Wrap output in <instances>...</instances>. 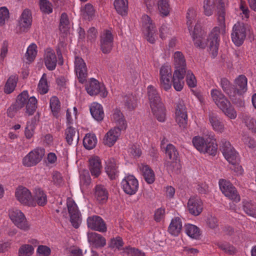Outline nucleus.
Listing matches in <instances>:
<instances>
[{"label": "nucleus", "instance_id": "obj_1", "mask_svg": "<svg viewBox=\"0 0 256 256\" xmlns=\"http://www.w3.org/2000/svg\"><path fill=\"white\" fill-rule=\"evenodd\" d=\"M216 2L220 6L217 18L218 26H215L212 30L208 38V42L210 43V50L213 58L216 57L218 52L220 34L224 32L226 30L224 2L223 0H216Z\"/></svg>", "mask_w": 256, "mask_h": 256}, {"label": "nucleus", "instance_id": "obj_2", "mask_svg": "<svg viewBox=\"0 0 256 256\" xmlns=\"http://www.w3.org/2000/svg\"><path fill=\"white\" fill-rule=\"evenodd\" d=\"M196 9L194 8H189L186 16V24L195 46L204 48L206 47V44L205 41L204 32H202L200 25L198 24H196L192 30L193 24L196 22Z\"/></svg>", "mask_w": 256, "mask_h": 256}, {"label": "nucleus", "instance_id": "obj_3", "mask_svg": "<svg viewBox=\"0 0 256 256\" xmlns=\"http://www.w3.org/2000/svg\"><path fill=\"white\" fill-rule=\"evenodd\" d=\"M37 100L34 96L29 98L27 91H24L18 96L16 105H12L7 110L8 116L13 118L18 110L25 107L26 113L28 116L34 114L36 110Z\"/></svg>", "mask_w": 256, "mask_h": 256}, {"label": "nucleus", "instance_id": "obj_4", "mask_svg": "<svg viewBox=\"0 0 256 256\" xmlns=\"http://www.w3.org/2000/svg\"><path fill=\"white\" fill-rule=\"evenodd\" d=\"M148 95L154 114L159 122H164L166 118L165 108L156 90L151 85L148 87Z\"/></svg>", "mask_w": 256, "mask_h": 256}, {"label": "nucleus", "instance_id": "obj_5", "mask_svg": "<svg viewBox=\"0 0 256 256\" xmlns=\"http://www.w3.org/2000/svg\"><path fill=\"white\" fill-rule=\"evenodd\" d=\"M210 94L216 104L227 116L231 119L236 118V111L220 90L212 89L210 92Z\"/></svg>", "mask_w": 256, "mask_h": 256}, {"label": "nucleus", "instance_id": "obj_6", "mask_svg": "<svg viewBox=\"0 0 256 256\" xmlns=\"http://www.w3.org/2000/svg\"><path fill=\"white\" fill-rule=\"evenodd\" d=\"M252 34L251 27L242 22H237L232 28L231 34L232 40L236 46H241L246 38V35Z\"/></svg>", "mask_w": 256, "mask_h": 256}, {"label": "nucleus", "instance_id": "obj_7", "mask_svg": "<svg viewBox=\"0 0 256 256\" xmlns=\"http://www.w3.org/2000/svg\"><path fill=\"white\" fill-rule=\"evenodd\" d=\"M141 24L146 40L151 44L154 43L157 38V31L154 22L150 16L144 14L141 18Z\"/></svg>", "mask_w": 256, "mask_h": 256}, {"label": "nucleus", "instance_id": "obj_8", "mask_svg": "<svg viewBox=\"0 0 256 256\" xmlns=\"http://www.w3.org/2000/svg\"><path fill=\"white\" fill-rule=\"evenodd\" d=\"M192 144L200 152L214 155L216 152V145L214 142H208L201 136H196L192 138Z\"/></svg>", "mask_w": 256, "mask_h": 256}, {"label": "nucleus", "instance_id": "obj_9", "mask_svg": "<svg viewBox=\"0 0 256 256\" xmlns=\"http://www.w3.org/2000/svg\"><path fill=\"white\" fill-rule=\"evenodd\" d=\"M10 219L18 228L26 231L30 228L29 224L24 213L20 210L12 208L9 210Z\"/></svg>", "mask_w": 256, "mask_h": 256}, {"label": "nucleus", "instance_id": "obj_10", "mask_svg": "<svg viewBox=\"0 0 256 256\" xmlns=\"http://www.w3.org/2000/svg\"><path fill=\"white\" fill-rule=\"evenodd\" d=\"M222 152L227 161L230 164H236L240 162V156L229 142L225 140L221 142Z\"/></svg>", "mask_w": 256, "mask_h": 256}, {"label": "nucleus", "instance_id": "obj_11", "mask_svg": "<svg viewBox=\"0 0 256 256\" xmlns=\"http://www.w3.org/2000/svg\"><path fill=\"white\" fill-rule=\"evenodd\" d=\"M15 196L16 200L23 205L33 207L36 206V201L34 199L31 192L25 187L18 186L16 189Z\"/></svg>", "mask_w": 256, "mask_h": 256}, {"label": "nucleus", "instance_id": "obj_12", "mask_svg": "<svg viewBox=\"0 0 256 256\" xmlns=\"http://www.w3.org/2000/svg\"><path fill=\"white\" fill-rule=\"evenodd\" d=\"M218 184L220 190L226 197L236 202H240V196L236 188L229 181L220 179Z\"/></svg>", "mask_w": 256, "mask_h": 256}, {"label": "nucleus", "instance_id": "obj_13", "mask_svg": "<svg viewBox=\"0 0 256 256\" xmlns=\"http://www.w3.org/2000/svg\"><path fill=\"white\" fill-rule=\"evenodd\" d=\"M44 153L45 150L42 148H36L30 152L23 158V165L27 167L36 166L42 160Z\"/></svg>", "mask_w": 256, "mask_h": 256}, {"label": "nucleus", "instance_id": "obj_14", "mask_svg": "<svg viewBox=\"0 0 256 256\" xmlns=\"http://www.w3.org/2000/svg\"><path fill=\"white\" fill-rule=\"evenodd\" d=\"M100 46L102 52L109 54L114 46V35L108 30H104L100 34Z\"/></svg>", "mask_w": 256, "mask_h": 256}, {"label": "nucleus", "instance_id": "obj_15", "mask_svg": "<svg viewBox=\"0 0 256 256\" xmlns=\"http://www.w3.org/2000/svg\"><path fill=\"white\" fill-rule=\"evenodd\" d=\"M66 204L70 216V222L72 226L77 228L82 222L80 213L78 210L76 204L70 198H67Z\"/></svg>", "mask_w": 256, "mask_h": 256}, {"label": "nucleus", "instance_id": "obj_16", "mask_svg": "<svg viewBox=\"0 0 256 256\" xmlns=\"http://www.w3.org/2000/svg\"><path fill=\"white\" fill-rule=\"evenodd\" d=\"M172 68L170 64H165L160 68V86L165 90H168L172 86Z\"/></svg>", "mask_w": 256, "mask_h": 256}, {"label": "nucleus", "instance_id": "obj_17", "mask_svg": "<svg viewBox=\"0 0 256 256\" xmlns=\"http://www.w3.org/2000/svg\"><path fill=\"white\" fill-rule=\"evenodd\" d=\"M121 184L124 192L129 195L135 194L139 186L138 180L133 175L126 176L122 180Z\"/></svg>", "mask_w": 256, "mask_h": 256}, {"label": "nucleus", "instance_id": "obj_18", "mask_svg": "<svg viewBox=\"0 0 256 256\" xmlns=\"http://www.w3.org/2000/svg\"><path fill=\"white\" fill-rule=\"evenodd\" d=\"M86 90L90 96L96 95L100 94L103 98L107 96L108 92L103 85H100L95 78H92L86 86Z\"/></svg>", "mask_w": 256, "mask_h": 256}, {"label": "nucleus", "instance_id": "obj_19", "mask_svg": "<svg viewBox=\"0 0 256 256\" xmlns=\"http://www.w3.org/2000/svg\"><path fill=\"white\" fill-rule=\"evenodd\" d=\"M74 71L79 82L84 83L88 76V70L84 60L78 56L75 58Z\"/></svg>", "mask_w": 256, "mask_h": 256}, {"label": "nucleus", "instance_id": "obj_20", "mask_svg": "<svg viewBox=\"0 0 256 256\" xmlns=\"http://www.w3.org/2000/svg\"><path fill=\"white\" fill-rule=\"evenodd\" d=\"M176 121L180 127L184 128L187 124L188 116L184 101L180 100L176 108Z\"/></svg>", "mask_w": 256, "mask_h": 256}, {"label": "nucleus", "instance_id": "obj_21", "mask_svg": "<svg viewBox=\"0 0 256 256\" xmlns=\"http://www.w3.org/2000/svg\"><path fill=\"white\" fill-rule=\"evenodd\" d=\"M88 228L100 232H106V226L103 220L99 216H92L87 218Z\"/></svg>", "mask_w": 256, "mask_h": 256}, {"label": "nucleus", "instance_id": "obj_22", "mask_svg": "<svg viewBox=\"0 0 256 256\" xmlns=\"http://www.w3.org/2000/svg\"><path fill=\"white\" fill-rule=\"evenodd\" d=\"M44 64L50 70L55 69L58 62L56 54L53 50L48 48L46 50L44 56Z\"/></svg>", "mask_w": 256, "mask_h": 256}, {"label": "nucleus", "instance_id": "obj_23", "mask_svg": "<svg viewBox=\"0 0 256 256\" xmlns=\"http://www.w3.org/2000/svg\"><path fill=\"white\" fill-rule=\"evenodd\" d=\"M202 203L198 196L191 197L188 202V210L191 214L198 216L202 210Z\"/></svg>", "mask_w": 256, "mask_h": 256}, {"label": "nucleus", "instance_id": "obj_24", "mask_svg": "<svg viewBox=\"0 0 256 256\" xmlns=\"http://www.w3.org/2000/svg\"><path fill=\"white\" fill-rule=\"evenodd\" d=\"M235 86L234 91L235 98L237 96H240L245 93L248 90V80L244 75L239 76L234 82Z\"/></svg>", "mask_w": 256, "mask_h": 256}, {"label": "nucleus", "instance_id": "obj_25", "mask_svg": "<svg viewBox=\"0 0 256 256\" xmlns=\"http://www.w3.org/2000/svg\"><path fill=\"white\" fill-rule=\"evenodd\" d=\"M122 130L118 128H114L110 129L104 136V143L110 147L112 146L118 140Z\"/></svg>", "mask_w": 256, "mask_h": 256}, {"label": "nucleus", "instance_id": "obj_26", "mask_svg": "<svg viewBox=\"0 0 256 256\" xmlns=\"http://www.w3.org/2000/svg\"><path fill=\"white\" fill-rule=\"evenodd\" d=\"M32 22V16L30 11L24 10L22 14L19 21L18 26L20 31L25 32L30 28Z\"/></svg>", "mask_w": 256, "mask_h": 256}, {"label": "nucleus", "instance_id": "obj_27", "mask_svg": "<svg viewBox=\"0 0 256 256\" xmlns=\"http://www.w3.org/2000/svg\"><path fill=\"white\" fill-rule=\"evenodd\" d=\"M174 64V72H186V62L184 56L182 52H176L172 56Z\"/></svg>", "mask_w": 256, "mask_h": 256}, {"label": "nucleus", "instance_id": "obj_28", "mask_svg": "<svg viewBox=\"0 0 256 256\" xmlns=\"http://www.w3.org/2000/svg\"><path fill=\"white\" fill-rule=\"evenodd\" d=\"M111 120L116 126L120 129L125 130L127 127L126 122L120 110L118 108L114 109L111 115Z\"/></svg>", "mask_w": 256, "mask_h": 256}, {"label": "nucleus", "instance_id": "obj_29", "mask_svg": "<svg viewBox=\"0 0 256 256\" xmlns=\"http://www.w3.org/2000/svg\"><path fill=\"white\" fill-rule=\"evenodd\" d=\"M88 238L90 244L96 248L103 247L106 244L104 238L95 232L88 233Z\"/></svg>", "mask_w": 256, "mask_h": 256}, {"label": "nucleus", "instance_id": "obj_30", "mask_svg": "<svg viewBox=\"0 0 256 256\" xmlns=\"http://www.w3.org/2000/svg\"><path fill=\"white\" fill-rule=\"evenodd\" d=\"M90 112L92 118L96 120L102 121L104 116L102 106L98 102H92L90 108Z\"/></svg>", "mask_w": 256, "mask_h": 256}, {"label": "nucleus", "instance_id": "obj_31", "mask_svg": "<svg viewBox=\"0 0 256 256\" xmlns=\"http://www.w3.org/2000/svg\"><path fill=\"white\" fill-rule=\"evenodd\" d=\"M89 168L92 176L96 178L101 173L102 164L100 159L98 156H94L90 159Z\"/></svg>", "mask_w": 256, "mask_h": 256}, {"label": "nucleus", "instance_id": "obj_32", "mask_svg": "<svg viewBox=\"0 0 256 256\" xmlns=\"http://www.w3.org/2000/svg\"><path fill=\"white\" fill-rule=\"evenodd\" d=\"M106 172L112 180L115 179L118 174L116 161L114 158L108 159L106 162Z\"/></svg>", "mask_w": 256, "mask_h": 256}, {"label": "nucleus", "instance_id": "obj_33", "mask_svg": "<svg viewBox=\"0 0 256 256\" xmlns=\"http://www.w3.org/2000/svg\"><path fill=\"white\" fill-rule=\"evenodd\" d=\"M138 168L146 182L148 184H152L155 180L154 171L148 165L144 164L139 165Z\"/></svg>", "mask_w": 256, "mask_h": 256}, {"label": "nucleus", "instance_id": "obj_34", "mask_svg": "<svg viewBox=\"0 0 256 256\" xmlns=\"http://www.w3.org/2000/svg\"><path fill=\"white\" fill-rule=\"evenodd\" d=\"M184 72H174L172 76V81L174 88L176 91H180L184 86V78L186 75Z\"/></svg>", "mask_w": 256, "mask_h": 256}, {"label": "nucleus", "instance_id": "obj_35", "mask_svg": "<svg viewBox=\"0 0 256 256\" xmlns=\"http://www.w3.org/2000/svg\"><path fill=\"white\" fill-rule=\"evenodd\" d=\"M220 85L224 92L232 100H234L235 98L234 86H232L226 78H222L220 79Z\"/></svg>", "mask_w": 256, "mask_h": 256}, {"label": "nucleus", "instance_id": "obj_36", "mask_svg": "<svg viewBox=\"0 0 256 256\" xmlns=\"http://www.w3.org/2000/svg\"><path fill=\"white\" fill-rule=\"evenodd\" d=\"M209 120L214 130L219 133H222L224 131V125L216 114H210L209 116Z\"/></svg>", "mask_w": 256, "mask_h": 256}, {"label": "nucleus", "instance_id": "obj_37", "mask_svg": "<svg viewBox=\"0 0 256 256\" xmlns=\"http://www.w3.org/2000/svg\"><path fill=\"white\" fill-rule=\"evenodd\" d=\"M94 196L100 203L103 204L108 198V192L104 186L98 185L96 186Z\"/></svg>", "mask_w": 256, "mask_h": 256}, {"label": "nucleus", "instance_id": "obj_38", "mask_svg": "<svg viewBox=\"0 0 256 256\" xmlns=\"http://www.w3.org/2000/svg\"><path fill=\"white\" fill-rule=\"evenodd\" d=\"M182 228V224L181 220L180 218H176L172 220L168 230L172 235L176 236L180 232Z\"/></svg>", "mask_w": 256, "mask_h": 256}, {"label": "nucleus", "instance_id": "obj_39", "mask_svg": "<svg viewBox=\"0 0 256 256\" xmlns=\"http://www.w3.org/2000/svg\"><path fill=\"white\" fill-rule=\"evenodd\" d=\"M121 102L124 108L128 110H133L136 106L135 98L132 94L122 96Z\"/></svg>", "mask_w": 256, "mask_h": 256}, {"label": "nucleus", "instance_id": "obj_40", "mask_svg": "<svg viewBox=\"0 0 256 256\" xmlns=\"http://www.w3.org/2000/svg\"><path fill=\"white\" fill-rule=\"evenodd\" d=\"M97 144V138L95 134H87L84 138L83 144L87 150L94 148Z\"/></svg>", "mask_w": 256, "mask_h": 256}, {"label": "nucleus", "instance_id": "obj_41", "mask_svg": "<svg viewBox=\"0 0 256 256\" xmlns=\"http://www.w3.org/2000/svg\"><path fill=\"white\" fill-rule=\"evenodd\" d=\"M114 4L118 14L122 16L126 14L128 6V0H115Z\"/></svg>", "mask_w": 256, "mask_h": 256}, {"label": "nucleus", "instance_id": "obj_42", "mask_svg": "<svg viewBox=\"0 0 256 256\" xmlns=\"http://www.w3.org/2000/svg\"><path fill=\"white\" fill-rule=\"evenodd\" d=\"M34 199L36 201V204L40 206H44L47 202V196L46 194L42 190L38 188L35 190Z\"/></svg>", "mask_w": 256, "mask_h": 256}, {"label": "nucleus", "instance_id": "obj_43", "mask_svg": "<svg viewBox=\"0 0 256 256\" xmlns=\"http://www.w3.org/2000/svg\"><path fill=\"white\" fill-rule=\"evenodd\" d=\"M95 14L93 6L90 4H86L81 10V14L83 18L88 20H92Z\"/></svg>", "mask_w": 256, "mask_h": 256}, {"label": "nucleus", "instance_id": "obj_44", "mask_svg": "<svg viewBox=\"0 0 256 256\" xmlns=\"http://www.w3.org/2000/svg\"><path fill=\"white\" fill-rule=\"evenodd\" d=\"M243 204V210L248 215L256 218V204L250 201L244 200Z\"/></svg>", "mask_w": 256, "mask_h": 256}, {"label": "nucleus", "instance_id": "obj_45", "mask_svg": "<svg viewBox=\"0 0 256 256\" xmlns=\"http://www.w3.org/2000/svg\"><path fill=\"white\" fill-rule=\"evenodd\" d=\"M158 8L162 16H166L168 15L170 8L168 0H159L158 2Z\"/></svg>", "mask_w": 256, "mask_h": 256}, {"label": "nucleus", "instance_id": "obj_46", "mask_svg": "<svg viewBox=\"0 0 256 256\" xmlns=\"http://www.w3.org/2000/svg\"><path fill=\"white\" fill-rule=\"evenodd\" d=\"M71 24L67 14L65 13L62 14L59 28L60 32L66 33L70 29Z\"/></svg>", "mask_w": 256, "mask_h": 256}, {"label": "nucleus", "instance_id": "obj_47", "mask_svg": "<svg viewBox=\"0 0 256 256\" xmlns=\"http://www.w3.org/2000/svg\"><path fill=\"white\" fill-rule=\"evenodd\" d=\"M186 232L190 237L194 239H198L200 236L199 228L192 224H188L186 226Z\"/></svg>", "mask_w": 256, "mask_h": 256}, {"label": "nucleus", "instance_id": "obj_48", "mask_svg": "<svg viewBox=\"0 0 256 256\" xmlns=\"http://www.w3.org/2000/svg\"><path fill=\"white\" fill-rule=\"evenodd\" d=\"M203 9L206 16H211L214 10V0H204Z\"/></svg>", "mask_w": 256, "mask_h": 256}, {"label": "nucleus", "instance_id": "obj_49", "mask_svg": "<svg viewBox=\"0 0 256 256\" xmlns=\"http://www.w3.org/2000/svg\"><path fill=\"white\" fill-rule=\"evenodd\" d=\"M17 78L16 76H12L8 80L4 86V92L6 94L12 93L16 86Z\"/></svg>", "mask_w": 256, "mask_h": 256}, {"label": "nucleus", "instance_id": "obj_50", "mask_svg": "<svg viewBox=\"0 0 256 256\" xmlns=\"http://www.w3.org/2000/svg\"><path fill=\"white\" fill-rule=\"evenodd\" d=\"M34 248L30 244H23L19 249L18 256H32L34 252Z\"/></svg>", "mask_w": 256, "mask_h": 256}, {"label": "nucleus", "instance_id": "obj_51", "mask_svg": "<svg viewBox=\"0 0 256 256\" xmlns=\"http://www.w3.org/2000/svg\"><path fill=\"white\" fill-rule=\"evenodd\" d=\"M38 90L40 94H45L48 92V86L46 78V74H44L41 79L40 80L38 87Z\"/></svg>", "mask_w": 256, "mask_h": 256}, {"label": "nucleus", "instance_id": "obj_52", "mask_svg": "<svg viewBox=\"0 0 256 256\" xmlns=\"http://www.w3.org/2000/svg\"><path fill=\"white\" fill-rule=\"evenodd\" d=\"M181 164L179 158L170 160L168 162L167 168L168 170L178 173L181 168Z\"/></svg>", "mask_w": 256, "mask_h": 256}, {"label": "nucleus", "instance_id": "obj_53", "mask_svg": "<svg viewBox=\"0 0 256 256\" xmlns=\"http://www.w3.org/2000/svg\"><path fill=\"white\" fill-rule=\"evenodd\" d=\"M50 108L54 115H56L60 108V104L58 98L56 96H52L50 101Z\"/></svg>", "mask_w": 256, "mask_h": 256}, {"label": "nucleus", "instance_id": "obj_54", "mask_svg": "<svg viewBox=\"0 0 256 256\" xmlns=\"http://www.w3.org/2000/svg\"><path fill=\"white\" fill-rule=\"evenodd\" d=\"M166 153L170 160H176L178 158V154L174 146L172 144H168L166 146Z\"/></svg>", "mask_w": 256, "mask_h": 256}, {"label": "nucleus", "instance_id": "obj_55", "mask_svg": "<svg viewBox=\"0 0 256 256\" xmlns=\"http://www.w3.org/2000/svg\"><path fill=\"white\" fill-rule=\"evenodd\" d=\"M66 138L67 142L70 144L72 143L73 139L76 137V130L72 126H68L65 131Z\"/></svg>", "mask_w": 256, "mask_h": 256}, {"label": "nucleus", "instance_id": "obj_56", "mask_svg": "<svg viewBox=\"0 0 256 256\" xmlns=\"http://www.w3.org/2000/svg\"><path fill=\"white\" fill-rule=\"evenodd\" d=\"M36 48L37 46L34 44H32L28 46L26 54V58L28 60V61L32 62V60H33L36 56Z\"/></svg>", "mask_w": 256, "mask_h": 256}, {"label": "nucleus", "instance_id": "obj_57", "mask_svg": "<svg viewBox=\"0 0 256 256\" xmlns=\"http://www.w3.org/2000/svg\"><path fill=\"white\" fill-rule=\"evenodd\" d=\"M124 252L129 256H146L145 254L142 251L130 246L125 248Z\"/></svg>", "mask_w": 256, "mask_h": 256}, {"label": "nucleus", "instance_id": "obj_58", "mask_svg": "<svg viewBox=\"0 0 256 256\" xmlns=\"http://www.w3.org/2000/svg\"><path fill=\"white\" fill-rule=\"evenodd\" d=\"M76 107H74L72 110L69 108L67 110L66 114L67 126H70L74 123L73 117L76 118Z\"/></svg>", "mask_w": 256, "mask_h": 256}, {"label": "nucleus", "instance_id": "obj_59", "mask_svg": "<svg viewBox=\"0 0 256 256\" xmlns=\"http://www.w3.org/2000/svg\"><path fill=\"white\" fill-rule=\"evenodd\" d=\"M186 81L190 88H194L196 86V80L195 76L190 70H186Z\"/></svg>", "mask_w": 256, "mask_h": 256}, {"label": "nucleus", "instance_id": "obj_60", "mask_svg": "<svg viewBox=\"0 0 256 256\" xmlns=\"http://www.w3.org/2000/svg\"><path fill=\"white\" fill-rule=\"evenodd\" d=\"M40 6L43 12L48 14L52 12V4L48 0H41Z\"/></svg>", "mask_w": 256, "mask_h": 256}, {"label": "nucleus", "instance_id": "obj_61", "mask_svg": "<svg viewBox=\"0 0 256 256\" xmlns=\"http://www.w3.org/2000/svg\"><path fill=\"white\" fill-rule=\"evenodd\" d=\"M243 122L247 128L251 131L250 126H256V119L250 116L244 114L243 116Z\"/></svg>", "mask_w": 256, "mask_h": 256}, {"label": "nucleus", "instance_id": "obj_62", "mask_svg": "<svg viewBox=\"0 0 256 256\" xmlns=\"http://www.w3.org/2000/svg\"><path fill=\"white\" fill-rule=\"evenodd\" d=\"M242 140L244 144L249 148H253L256 146V142L254 139L247 134L243 135Z\"/></svg>", "mask_w": 256, "mask_h": 256}, {"label": "nucleus", "instance_id": "obj_63", "mask_svg": "<svg viewBox=\"0 0 256 256\" xmlns=\"http://www.w3.org/2000/svg\"><path fill=\"white\" fill-rule=\"evenodd\" d=\"M160 36L162 39H165L169 35L172 34V30L168 27V25L163 24L159 29Z\"/></svg>", "mask_w": 256, "mask_h": 256}, {"label": "nucleus", "instance_id": "obj_64", "mask_svg": "<svg viewBox=\"0 0 256 256\" xmlns=\"http://www.w3.org/2000/svg\"><path fill=\"white\" fill-rule=\"evenodd\" d=\"M123 245L124 242L122 238L120 237H116L111 240L110 246L112 248L120 250Z\"/></svg>", "mask_w": 256, "mask_h": 256}]
</instances>
